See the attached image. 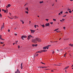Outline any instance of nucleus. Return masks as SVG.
I'll use <instances>...</instances> for the list:
<instances>
[{"mask_svg":"<svg viewBox=\"0 0 73 73\" xmlns=\"http://www.w3.org/2000/svg\"><path fill=\"white\" fill-rule=\"evenodd\" d=\"M32 41L33 42H34L35 44H36L37 42V41H38V42H41V40L40 38H36L34 39H32Z\"/></svg>","mask_w":73,"mask_h":73,"instance_id":"nucleus-1","label":"nucleus"},{"mask_svg":"<svg viewBox=\"0 0 73 73\" xmlns=\"http://www.w3.org/2000/svg\"><path fill=\"white\" fill-rule=\"evenodd\" d=\"M30 37H31V38H34L33 36H32L31 35H28V38L27 39L28 40H29V39H30Z\"/></svg>","mask_w":73,"mask_h":73,"instance_id":"nucleus-2","label":"nucleus"},{"mask_svg":"<svg viewBox=\"0 0 73 73\" xmlns=\"http://www.w3.org/2000/svg\"><path fill=\"white\" fill-rule=\"evenodd\" d=\"M51 45H49L47 46H46L44 47H43V49H49V47L50 46H51Z\"/></svg>","mask_w":73,"mask_h":73,"instance_id":"nucleus-3","label":"nucleus"},{"mask_svg":"<svg viewBox=\"0 0 73 73\" xmlns=\"http://www.w3.org/2000/svg\"><path fill=\"white\" fill-rule=\"evenodd\" d=\"M21 38H22V40H24V39H23V38H27V36H26L23 35L22 36Z\"/></svg>","mask_w":73,"mask_h":73,"instance_id":"nucleus-4","label":"nucleus"},{"mask_svg":"<svg viewBox=\"0 0 73 73\" xmlns=\"http://www.w3.org/2000/svg\"><path fill=\"white\" fill-rule=\"evenodd\" d=\"M15 73H20V71H19V69H17L16 72H15Z\"/></svg>","mask_w":73,"mask_h":73,"instance_id":"nucleus-5","label":"nucleus"},{"mask_svg":"<svg viewBox=\"0 0 73 73\" xmlns=\"http://www.w3.org/2000/svg\"><path fill=\"white\" fill-rule=\"evenodd\" d=\"M45 26H46V27H49V23H46L45 25Z\"/></svg>","mask_w":73,"mask_h":73,"instance_id":"nucleus-6","label":"nucleus"},{"mask_svg":"<svg viewBox=\"0 0 73 73\" xmlns=\"http://www.w3.org/2000/svg\"><path fill=\"white\" fill-rule=\"evenodd\" d=\"M30 31L31 33H34L35 32V31H34L33 30H31Z\"/></svg>","mask_w":73,"mask_h":73,"instance_id":"nucleus-7","label":"nucleus"},{"mask_svg":"<svg viewBox=\"0 0 73 73\" xmlns=\"http://www.w3.org/2000/svg\"><path fill=\"white\" fill-rule=\"evenodd\" d=\"M0 39L1 40H5L4 39L1 38V35H0Z\"/></svg>","mask_w":73,"mask_h":73,"instance_id":"nucleus-8","label":"nucleus"},{"mask_svg":"<svg viewBox=\"0 0 73 73\" xmlns=\"http://www.w3.org/2000/svg\"><path fill=\"white\" fill-rule=\"evenodd\" d=\"M23 63L21 64V69H23Z\"/></svg>","mask_w":73,"mask_h":73,"instance_id":"nucleus-9","label":"nucleus"},{"mask_svg":"<svg viewBox=\"0 0 73 73\" xmlns=\"http://www.w3.org/2000/svg\"><path fill=\"white\" fill-rule=\"evenodd\" d=\"M42 52H46V50H42Z\"/></svg>","mask_w":73,"mask_h":73,"instance_id":"nucleus-10","label":"nucleus"},{"mask_svg":"<svg viewBox=\"0 0 73 73\" xmlns=\"http://www.w3.org/2000/svg\"><path fill=\"white\" fill-rule=\"evenodd\" d=\"M69 66H67L64 69H68V68H69Z\"/></svg>","mask_w":73,"mask_h":73,"instance_id":"nucleus-11","label":"nucleus"},{"mask_svg":"<svg viewBox=\"0 0 73 73\" xmlns=\"http://www.w3.org/2000/svg\"><path fill=\"white\" fill-rule=\"evenodd\" d=\"M7 6L8 7H11V5H10V4H9L7 5Z\"/></svg>","mask_w":73,"mask_h":73,"instance_id":"nucleus-12","label":"nucleus"},{"mask_svg":"<svg viewBox=\"0 0 73 73\" xmlns=\"http://www.w3.org/2000/svg\"><path fill=\"white\" fill-rule=\"evenodd\" d=\"M39 3L40 4H41V3H44V2L43 1H40Z\"/></svg>","mask_w":73,"mask_h":73,"instance_id":"nucleus-13","label":"nucleus"},{"mask_svg":"<svg viewBox=\"0 0 73 73\" xmlns=\"http://www.w3.org/2000/svg\"><path fill=\"white\" fill-rule=\"evenodd\" d=\"M25 9H26V10H27V11H29V10H28V8L27 7L26 8H25Z\"/></svg>","mask_w":73,"mask_h":73,"instance_id":"nucleus-14","label":"nucleus"},{"mask_svg":"<svg viewBox=\"0 0 73 73\" xmlns=\"http://www.w3.org/2000/svg\"><path fill=\"white\" fill-rule=\"evenodd\" d=\"M39 53H42V50H41V51H39Z\"/></svg>","mask_w":73,"mask_h":73,"instance_id":"nucleus-15","label":"nucleus"},{"mask_svg":"<svg viewBox=\"0 0 73 73\" xmlns=\"http://www.w3.org/2000/svg\"><path fill=\"white\" fill-rule=\"evenodd\" d=\"M70 46H71L73 47V44H70Z\"/></svg>","mask_w":73,"mask_h":73,"instance_id":"nucleus-16","label":"nucleus"},{"mask_svg":"<svg viewBox=\"0 0 73 73\" xmlns=\"http://www.w3.org/2000/svg\"><path fill=\"white\" fill-rule=\"evenodd\" d=\"M57 30H58V29H56L55 30H54V31H57Z\"/></svg>","mask_w":73,"mask_h":73,"instance_id":"nucleus-17","label":"nucleus"},{"mask_svg":"<svg viewBox=\"0 0 73 73\" xmlns=\"http://www.w3.org/2000/svg\"><path fill=\"white\" fill-rule=\"evenodd\" d=\"M41 26H42V27H45V25H41Z\"/></svg>","mask_w":73,"mask_h":73,"instance_id":"nucleus-18","label":"nucleus"},{"mask_svg":"<svg viewBox=\"0 0 73 73\" xmlns=\"http://www.w3.org/2000/svg\"><path fill=\"white\" fill-rule=\"evenodd\" d=\"M18 49L20 48V46H18Z\"/></svg>","mask_w":73,"mask_h":73,"instance_id":"nucleus-19","label":"nucleus"},{"mask_svg":"<svg viewBox=\"0 0 73 73\" xmlns=\"http://www.w3.org/2000/svg\"><path fill=\"white\" fill-rule=\"evenodd\" d=\"M66 52L65 54L64 55V57H65V56H66Z\"/></svg>","mask_w":73,"mask_h":73,"instance_id":"nucleus-20","label":"nucleus"},{"mask_svg":"<svg viewBox=\"0 0 73 73\" xmlns=\"http://www.w3.org/2000/svg\"><path fill=\"white\" fill-rule=\"evenodd\" d=\"M36 27H37V25H34V27L35 28H36Z\"/></svg>","mask_w":73,"mask_h":73,"instance_id":"nucleus-21","label":"nucleus"},{"mask_svg":"<svg viewBox=\"0 0 73 73\" xmlns=\"http://www.w3.org/2000/svg\"><path fill=\"white\" fill-rule=\"evenodd\" d=\"M1 30H3V25H2L1 28Z\"/></svg>","mask_w":73,"mask_h":73,"instance_id":"nucleus-22","label":"nucleus"},{"mask_svg":"<svg viewBox=\"0 0 73 73\" xmlns=\"http://www.w3.org/2000/svg\"><path fill=\"white\" fill-rule=\"evenodd\" d=\"M0 17L1 18L2 17V15H1V14L0 13Z\"/></svg>","mask_w":73,"mask_h":73,"instance_id":"nucleus-23","label":"nucleus"},{"mask_svg":"<svg viewBox=\"0 0 73 73\" xmlns=\"http://www.w3.org/2000/svg\"><path fill=\"white\" fill-rule=\"evenodd\" d=\"M37 46V44H35V46Z\"/></svg>","mask_w":73,"mask_h":73,"instance_id":"nucleus-24","label":"nucleus"},{"mask_svg":"<svg viewBox=\"0 0 73 73\" xmlns=\"http://www.w3.org/2000/svg\"><path fill=\"white\" fill-rule=\"evenodd\" d=\"M72 11L71 10V11H69V13H72Z\"/></svg>","mask_w":73,"mask_h":73,"instance_id":"nucleus-25","label":"nucleus"},{"mask_svg":"<svg viewBox=\"0 0 73 73\" xmlns=\"http://www.w3.org/2000/svg\"><path fill=\"white\" fill-rule=\"evenodd\" d=\"M6 12H7V10H5L4 11V12L5 13H6Z\"/></svg>","mask_w":73,"mask_h":73,"instance_id":"nucleus-26","label":"nucleus"},{"mask_svg":"<svg viewBox=\"0 0 73 73\" xmlns=\"http://www.w3.org/2000/svg\"><path fill=\"white\" fill-rule=\"evenodd\" d=\"M53 21H56V19H53Z\"/></svg>","mask_w":73,"mask_h":73,"instance_id":"nucleus-27","label":"nucleus"},{"mask_svg":"<svg viewBox=\"0 0 73 73\" xmlns=\"http://www.w3.org/2000/svg\"><path fill=\"white\" fill-rule=\"evenodd\" d=\"M66 15H64L63 16V17H66Z\"/></svg>","mask_w":73,"mask_h":73,"instance_id":"nucleus-28","label":"nucleus"},{"mask_svg":"<svg viewBox=\"0 0 73 73\" xmlns=\"http://www.w3.org/2000/svg\"><path fill=\"white\" fill-rule=\"evenodd\" d=\"M32 45L33 46V47H34V46H35V44H32Z\"/></svg>","mask_w":73,"mask_h":73,"instance_id":"nucleus-29","label":"nucleus"},{"mask_svg":"<svg viewBox=\"0 0 73 73\" xmlns=\"http://www.w3.org/2000/svg\"><path fill=\"white\" fill-rule=\"evenodd\" d=\"M64 13H68V12L67 11L66 12Z\"/></svg>","mask_w":73,"mask_h":73,"instance_id":"nucleus-30","label":"nucleus"},{"mask_svg":"<svg viewBox=\"0 0 73 73\" xmlns=\"http://www.w3.org/2000/svg\"><path fill=\"white\" fill-rule=\"evenodd\" d=\"M54 53H55V52H54V51H53L52 52V54H54Z\"/></svg>","mask_w":73,"mask_h":73,"instance_id":"nucleus-31","label":"nucleus"},{"mask_svg":"<svg viewBox=\"0 0 73 73\" xmlns=\"http://www.w3.org/2000/svg\"><path fill=\"white\" fill-rule=\"evenodd\" d=\"M3 28H4V23H3Z\"/></svg>","mask_w":73,"mask_h":73,"instance_id":"nucleus-32","label":"nucleus"},{"mask_svg":"<svg viewBox=\"0 0 73 73\" xmlns=\"http://www.w3.org/2000/svg\"><path fill=\"white\" fill-rule=\"evenodd\" d=\"M25 13H28V11H26Z\"/></svg>","mask_w":73,"mask_h":73,"instance_id":"nucleus-33","label":"nucleus"},{"mask_svg":"<svg viewBox=\"0 0 73 73\" xmlns=\"http://www.w3.org/2000/svg\"><path fill=\"white\" fill-rule=\"evenodd\" d=\"M50 23L51 24H53V22H50Z\"/></svg>","mask_w":73,"mask_h":73,"instance_id":"nucleus-34","label":"nucleus"},{"mask_svg":"<svg viewBox=\"0 0 73 73\" xmlns=\"http://www.w3.org/2000/svg\"><path fill=\"white\" fill-rule=\"evenodd\" d=\"M14 17L15 18V19H16V18H17V17L16 16H15Z\"/></svg>","mask_w":73,"mask_h":73,"instance_id":"nucleus-35","label":"nucleus"},{"mask_svg":"<svg viewBox=\"0 0 73 73\" xmlns=\"http://www.w3.org/2000/svg\"><path fill=\"white\" fill-rule=\"evenodd\" d=\"M58 15H61V13H59V14H58Z\"/></svg>","mask_w":73,"mask_h":73,"instance_id":"nucleus-36","label":"nucleus"},{"mask_svg":"<svg viewBox=\"0 0 73 73\" xmlns=\"http://www.w3.org/2000/svg\"><path fill=\"white\" fill-rule=\"evenodd\" d=\"M60 13H61V14H62V11L61 12H60Z\"/></svg>","mask_w":73,"mask_h":73,"instance_id":"nucleus-37","label":"nucleus"},{"mask_svg":"<svg viewBox=\"0 0 73 73\" xmlns=\"http://www.w3.org/2000/svg\"><path fill=\"white\" fill-rule=\"evenodd\" d=\"M48 19H46V21H48Z\"/></svg>","mask_w":73,"mask_h":73,"instance_id":"nucleus-38","label":"nucleus"},{"mask_svg":"<svg viewBox=\"0 0 73 73\" xmlns=\"http://www.w3.org/2000/svg\"><path fill=\"white\" fill-rule=\"evenodd\" d=\"M15 36H17V34H15Z\"/></svg>","mask_w":73,"mask_h":73,"instance_id":"nucleus-39","label":"nucleus"},{"mask_svg":"<svg viewBox=\"0 0 73 73\" xmlns=\"http://www.w3.org/2000/svg\"><path fill=\"white\" fill-rule=\"evenodd\" d=\"M57 42V41L53 42Z\"/></svg>","mask_w":73,"mask_h":73,"instance_id":"nucleus-40","label":"nucleus"},{"mask_svg":"<svg viewBox=\"0 0 73 73\" xmlns=\"http://www.w3.org/2000/svg\"><path fill=\"white\" fill-rule=\"evenodd\" d=\"M0 43L1 44H4V42H1Z\"/></svg>","mask_w":73,"mask_h":73,"instance_id":"nucleus-41","label":"nucleus"},{"mask_svg":"<svg viewBox=\"0 0 73 73\" xmlns=\"http://www.w3.org/2000/svg\"><path fill=\"white\" fill-rule=\"evenodd\" d=\"M4 10H5L3 9H2V11H4Z\"/></svg>","mask_w":73,"mask_h":73,"instance_id":"nucleus-42","label":"nucleus"},{"mask_svg":"<svg viewBox=\"0 0 73 73\" xmlns=\"http://www.w3.org/2000/svg\"><path fill=\"white\" fill-rule=\"evenodd\" d=\"M8 32H10V30H9V29L8 30Z\"/></svg>","mask_w":73,"mask_h":73,"instance_id":"nucleus-43","label":"nucleus"},{"mask_svg":"<svg viewBox=\"0 0 73 73\" xmlns=\"http://www.w3.org/2000/svg\"><path fill=\"white\" fill-rule=\"evenodd\" d=\"M45 68V66H42V68Z\"/></svg>","mask_w":73,"mask_h":73,"instance_id":"nucleus-44","label":"nucleus"},{"mask_svg":"<svg viewBox=\"0 0 73 73\" xmlns=\"http://www.w3.org/2000/svg\"><path fill=\"white\" fill-rule=\"evenodd\" d=\"M68 11H71L70 10V9H68Z\"/></svg>","mask_w":73,"mask_h":73,"instance_id":"nucleus-45","label":"nucleus"},{"mask_svg":"<svg viewBox=\"0 0 73 73\" xmlns=\"http://www.w3.org/2000/svg\"><path fill=\"white\" fill-rule=\"evenodd\" d=\"M62 21H64V20H65V19H62Z\"/></svg>","mask_w":73,"mask_h":73,"instance_id":"nucleus-46","label":"nucleus"},{"mask_svg":"<svg viewBox=\"0 0 73 73\" xmlns=\"http://www.w3.org/2000/svg\"><path fill=\"white\" fill-rule=\"evenodd\" d=\"M63 29H65V27H63Z\"/></svg>","mask_w":73,"mask_h":73,"instance_id":"nucleus-47","label":"nucleus"},{"mask_svg":"<svg viewBox=\"0 0 73 73\" xmlns=\"http://www.w3.org/2000/svg\"><path fill=\"white\" fill-rule=\"evenodd\" d=\"M22 22H23L22 23V24H24V21H23Z\"/></svg>","mask_w":73,"mask_h":73,"instance_id":"nucleus-48","label":"nucleus"},{"mask_svg":"<svg viewBox=\"0 0 73 73\" xmlns=\"http://www.w3.org/2000/svg\"><path fill=\"white\" fill-rule=\"evenodd\" d=\"M38 54H36V56H38Z\"/></svg>","mask_w":73,"mask_h":73,"instance_id":"nucleus-49","label":"nucleus"},{"mask_svg":"<svg viewBox=\"0 0 73 73\" xmlns=\"http://www.w3.org/2000/svg\"><path fill=\"white\" fill-rule=\"evenodd\" d=\"M15 43H13V45H15Z\"/></svg>","mask_w":73,"mask_h":73,"instance_id":"nucleus-50","label":"nucleus"},{"mask_svg":"<svg viewBox=\"0 0 73 73\" xmlns=\"http://www.w3.org/2000/svg\"><path fill=\"white\" fill-rule=\"evenodd\" d=\"M41 63H42V64H43L44 63H43L42 62H41Z\"/></svg>","mask_w":73,"mask_h":73,"instance_id":"nucleus-51","label":"nucleus"},{"mask_svg":"<svg viewBox=\"0 0 73 73\" xmlns=\"http://www.w3.org/2000/svg\"><path fill=\"white\" fill-rule=\"evenodd\" d=\"M10 19H13V18H11V17L10 18Z\"/></svg>","mask_w":73,"mask_h":73,"instance_id":"nucleus-52","label":"nucleus"},{"mask_svg":"<svg viewBox=\"0 0 73 73\" xmlns=\"http://www.w3.org/2000/svg\"><path fill=\"white\" fill-rule=\"evenodd\" d=\"M9 15H11V13H9Z\"/></svg>","mask_w":73,"mask_h":73,"instance_id":"nucleus-53","label":"nucleus"},{"mask_svg":"<svg viewBox=\"0 0 73 73\" xmlns=\"http://www.w3.org/2000/svg\"><path fill=\"white\" fill-rule=\"evenodd\" d=\"M38 68H40V66L38 67Z\"/></svg>","mask_w":73,"mask_h":73,"instance_id":"nucleus-54","label":"nucleus"},{"mask_svg":"<svg viewBox=\"0 0 73 73\" xmlns=\"http://www.w3.org/2000/svg\"><path fill=\"white\" fill-rule=\"evenodd\" d=\"M51 72H54V71H53V70H51Z\"/></svg>","mask_w":73,"mask_h":73,"instance_id":"nucleus-55","label":"nucleus"},{"mask_svg":"<svg viewBox=\"0 0 73 73\" xmlns=\"http://www.w3.org/2000/svg\"><path fill=\"white\" fill-rule=\"evenodd\" d=\"M7 17H8V18H10V17H9V16H8Z\"/></svg>","mask_w":73,"mask_h":73,"instance_id":"nucleus-56","label":"nucleus"},{"mask_svg":"<svg viewBox=\"0 0 73 73\" xmlns=\"http://www.w3.org/2000/svg\"><path fill=\"white\" fill-rule=\"evenodd\" d=\"M5 45V44H4L2 46H4Z\"/></svg>","mask_w":73,"mask_h":73,"instance_id":"nucleus-57","label":"nucleus"},{"mask_svg":"<svg viewBox=\"0 0 73 73\" xmlns=\"http://www.w3.org/2000/svg\"><path fill=\"white\" fill-rule=\"evenodd\" d=\"M15 42H18V41H16Z\"/></svg>","mask_w":73,"mask_h":73,"instance_id":"nucleus-58","label":"nucleus"},{"mask_svg":"<svg viewBox=\"0 0 73 73\" xmlns=\"http://www.w3.org/2000/svg\"><path fill=\"white\" fill-rule=\"evenodd\" d=\"M60 21H62V20H60Z\"/></svg>","mask_w":73,"mask_h":73,"instance_id":"nucleus-59","label":"nucleus"},{"mask_svg":"<svg viewBox=\"0 0 73 73\" xmlns=\"http://www.w3.org/2000/svg\"><path fill=\"white\" fill-rule=\"evenodd\" d=\"M40 68H42V66L40 67Z\"/></svg>","mask_w":73,"mask_h":73,"instance_id":"nucleus-60","label":"nucleus"},{"mask_svg":"<svg viewBox=\"0 0 73 73\" xmlns=\"http://www.w3.org/2000/svg\"><path fill=\"white\" fill-rule=\"evenodd\" d=\"M37 53H39V51H37Z\"/></svg>","mask_w":73,"mask_h":73,"instance_id":"nucleus-61","label":"nucleus"},{"mask_svg":"<svg viewBox=\"0 0 73 73\" xmlns=\"http://www.w3.org/2000/svg\"><path fill=\"white\" fill-rule=\"evenodd\" d=\"M57 50V51H58V52H59V51L58 50Z\"/></svg>","mask_w":73,"mask_h":73,"instance_id":"nucleus-62","label":"nucleus"},{"mask_svg":"<svg viewBox=\"0 0 73 73\" xmlns=\"http://www.w3.org/2000/svg\"><path fill=\"white\" fill-rule=\"evenodd\" d=\"M6 7H7V8H8V6H6Z\"/></svg>","mask_w":73,"mask_h":73,"instance_id":"nucleus-63","label":"nucleus"},{"mask_svg":"<svg viewBox=\"0 0 73 73\" xmlns=\"http://www.w3.org/2000/svg\"><path fill=\"white\" fill-rule=\"evenodd\" d=\"M58 32H59L58 31H56V32L58 33Z\"/></svg>","mask_w":73,"mask_h":73,"instance_id":"nucleus-64","label":"nucleus"}]
</instances>
